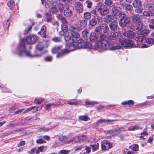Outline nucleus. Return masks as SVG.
<instances>
[{
	"instance_id": "f257e3e1",
	"label": "nucleus",
	"mask_w": 154,
	"mask_h": 154,
	"mask_svg": "<svg viewBox=\"0 0 154 154\" xmlns=\"http://www.w3.org/2000/svg\"><path fill=\"white\" fill-rule=\"evenodd\" d=\"M100 38L101 41H98L97 43V50L98 49L101 50H106L109 49L110 50H114L116 49H119L121 48V47L119 45L113 46V43L106 42L105 41L106 39V37L103 34L100 35Z\"/></svg>"
},
{
	"instance_id": "f03ea898",
	"label": "nucleus",
	"mask_w": 154,
	"mask_h": 154,
	"mask_svg": "<svg viewBox=\"0 0 154 154\" xmlns=\"http://www.w3.org/2000/svg\"><path fill=\"white\" fill-rule=\"evenodd\" d=\"M17 52L20 56L26 55L30 57H39L41 54H31L29 51H27L25 49V44L24 41H21L17 49Z\"/></svg>"
},
{
	"instance_id": "7ed1b4c3",
	"label": "nucleus",
	"mask_w": 154,
	"mask_h": 154,
	"mask_svg": "<svg viewBox=\"0 0 154 154\" xmlns=\"http://www.w3.org/2000/svg\"><path fill=\"white\" fill-rule=\"evenodd\" d=\"M50 11L53 13H57L59 11H61L63 8V5L59 2L55 0L50 1Z\"/></svg>"
},
{
	"instance_id": "20e7f679",
	"label": "nucleus",
	"mask_w": 154,
	"mask_h": 154,
	"mask_svg": "<svg viewBox=\"0 0 154 154\" xmlns=\"http://www.w3.org/2000/svg\"><path fill=\"white\" fill-rule=\"evenodd\" d=\"M145 8L147 11L143 12L142 16L150 17L154 15V4L148 3L146 5Z\"/></svg>"
},
{
	"instance_id": "39448f33",
	"label": "nucleus",
	"mask_w": 154,
	"mask_h": 154,
	"mask_svg": "<svg viewBox=\"0 0 154 154\" xmlns=\"http://www.w3.org/2000/svg\"><path fill=\"white\" fill-rule=\"evenodd\" d=\"M98 11L101 15L104 16L108 14L109 10L107 7L102 3H100L98 5Z\"/></svg>"
},
{
	"instance_id": "423d86ee",
	"label": "nucleus",
	"mask_w": 154,
	"mask_h": 154,
	"mask_svg": "<svg viewBox=\"0 0 154 154\" xmlns=\"http://www.w3.org/2000/svg\"><path fill=\"white\" fill-rule=\"evenodd\" d=\"M109 30V28L107 25L106 24H102L99 25L97 27V32L101 33L103 31L104 33L106 32Z\"/></svg>"
},
{
	"instance_id": "0eeeda50",
	"label": "nucleus",
	"mask_w": 154,
	"mask_h": 154,
	"mask_svg": "<svg viewBox=\"0 0 154 154\" xmlns=\"http://www.w3.org/2000/svg\"><path fill=\"white\" fill-rule=\"evenodd\" d=\"M38 38L35 35L31 34L26 38V41L27 44H33L35 43Z\"/></svg>"
},
{
	"instance_id": "6e6552de",
	"label": "nucleus",
	"mask_w": 154,
	"mask_h": 154,
	"mask_svg": "<svg viewBox=\"0 0 154 154\" xmlns=\"http://www.w3.org/2000/svg\"><path fill=\"white\" fill-rule=\"evenodd\" d=\"M63 13L64 16L66 17H71L72 15V11L69 9V6L67 5H65L63 6Z\"/></svg>"
},
{
	"instance_id": "1a4fd4ad",
	"label": "nucleus",
	"mask_w": 154,
	"mask_h": 154,
	"mask_svg": "<svg viewBox=\"0 0 154 154\" xmlns=\"http://www.w3.org/2000/svg\"><path fill=\"white\" fill-rule=\"evenodd\" d=\"M121 46L124 47H131L133 45V42L130 40L125 39L120 41Z\"/></svg>"
},
{
	"instance_id": "9d476101",
	"label": "nucleus",
	"mask_w": 154,
	"mask_h": 154,
	"mask_svg": "<svg viewBox=\"0 0 154 154\" xmlns=\"http://www.w3.org/2000/svg\"><path fill=\"white\" fill-rule=\"evenodd\" d=\"M130 20L129 17H125L124 19H120L119 21V24L122 27H124L130 23Z\"/></svg>"
},
{
	"instance_id": "9b49d317",
	"label": "nucleus",
	"mask_w": 154,
	"mask_h": 154,
	"mask_svg": "<svg viewBox=\"0 0 154 154\" xmlns=\"http://www.w3.org/2000/svg\"><path fill=\"white\" fill-rule=\"evenodd\" d=\"M47 27L45 25H43L41 28L40 31L38 32L41 37L46 38L47 37Z\"/></svg>"
},
{
	"instance_id": "f8f14e48",
	"label": "nucleus",
	"mask_w": 154,
	"mask_h": 154,
	"mask_svg": "<svg viewBox=\"0 0 154 154\" xmlns=\"http://www.w3.org/2000/svg\"><path fill=\"white\" fill-rule=\"evenodd\" d=\"M132 22L135 23L141 22L142 20L141 16L138 14L134 15L132 17Z\"/></svg>"
},
{
	"instance_id": "ddd939ff",
	"label": "nucleus",
	"mask_w": 154,
	"mask_h": 154,
	"mask_svg": "<svg viewBox=\"0 0 154 154\" xmlns=\"http://www.w3.org/2000/svg\"><path fill=\"white\" fill-rule=\"evenodd\" d=\"M122 128H119L118 129H114V130H109L106 132V134H112L113 135H117L120 133L122 131Z\"/></svg>"
},
{
	"instance_id": "4468645a",
	"label": "nucleus",
	"mask_w": 154,
	"mask_h": 154,
	"mask_svg": "<svg viewBox=\"0 0 154 154\" xmlns=\"http://www.w3.org/2000/svg\"><path fill=\"white\" fill-rule=\"evenodd\" d=\"M82 42H83V40L81 39L78 40L77 42H71L69 44V48L73 47V48H76L78 46H79L81 44V43H82Z\"/></svg>"
},
{
	"instance_id": "2eb2a0df",
	"label": "nucleus",
	"mask_w": 154,
	"mask_h": 154,
	"mask_svg": "<svg viewBox=\"0 0 154 154\" xmlns=\"http://www.w3.org/2000/svg\"><path fill=\"white\" fill-rule=\"evenodd\" d=\"M123 35L131 38H133L135 36V33L132 31L126 32L123 33Z\"/></svg>"
},
{
	"instance_id": "dca6fc26",
	"label": "nucleus",
	"mask_w": 154,
	"mask_h": 154,
	"mask_svg": "<svg viewBox=\"0 0 154 154\" xmlns=\"http://www.w3.org/2000/svg\"><path fill=\"white\" fill-rule=\"evenodd\" d=\"M109 26L111 30L112 31H117L118 29V26L116 22L110 23L109 25Z\"/></svg>"
},
{
	"instance_id": "f3484780",
	"label": "nucleus",
	"mask_w": 154,
	"mask_h": 154,
	"mask_svg": "<svg viewBox=\"0 0 154 154\" xmlns=\"http://www.w3.org/2000/svg\"><path fill=\"white\" fill-rule=\"evenodd\" d=\"M146 38L145 36L142 35L141 34H140V35L138 36H137L135 38V40L138 42V44L142 43V44L145 43V40Z\"/></svg>"
},
{
	"instance_id": "a211bd4d",
	"label": "nucleus",
	"mask_w": 154,
	"mask_h": 154,
	"mask_svg": "<svg viewBox=\"0 0 154 154\" xmlns=\"http://www.w3.org/2000/svg\"><path fill=\"white\" fill-rule=\"evenodd\" d=\"M118 35L116 32H112L110 33V35L108 36V38L109 39H116L117 38Z\"/></svg>"
},
{
	"instance_id": "6ab92c4d",
	"label": "nucleus",
	"mask_w": 154,
	"mask_h": 154,
	"mask_svg": "<svg viewBox=\"0 0 154 154\" xmlns=\"http://www.w3.org/2000/svg\"><path fill=\"white\" fill-rule=\"evenodd\" d=\"M68 52V51L66 49H61V51L57 53L56 57L57 58L63 57Z\"/></svg>"
},
{
	"instance_id": "aec40b11",
	"label": "nucleus",
	"mask_w": 154,
	"mask_h": 154,
	"mask_svg": "<svg viewBox=\"0 0 154 154\" xmlns=\"http://www.w3.org/2000/svg\"><path fill=\"white\" fill-rule=\"evenodd\" d=\"M132 5L134 8H139L142 5L140 0H134L132 3Z\"/></svg>"
},
{
	"instance_id": "412c9836",
	"label": "nucleus",
	"mask_w": 154,
	"mask_h": 154,
	"mask_svg": "<svg viewBox=\"0 0 154 154\" xmlns=\"http://www.w3.org/2000/svg\"><path fill=\"white\" fill-rule=\"evenodd\" d=\"M81 45L82 48H90L92 46L91 43L87 42L84 43L83 42H82Z\"/></svg>"
},
{
	"instance_id": "4be33fe9",
	"label": "nucleus",
	"mask_w": 154,
	"mask_h": 154,
	"mask_svg": "<svg viewBox=\"0 0 154 154\" xmlns=\"http://www.w3.org/2000/svg\"><path fill=\"white\" fill-rule=\"evenodd\" d=\"M114 17L112 15H108L105 17L103 19V20L104 22L106 23H109L112 22L113 20Z\"/></svg>"
},
{
	"instance_id": "5701e85b",
	"label": "nucleus",
	"mask_w": 154,
	"mask_h": 154,
	"mask_svg": "<svg viewBox=\"0 0 154 154\" xmlns=\"http://www.w3.org/2000/svg\"><path fill=\"white\" fill-rule=\"evenodd\" d=\"M75 8L79 12H80L83 10V7L81 3L79 2H75Z\"/></svg>"
},
{
	"instance_id": "b1692460",
	"label": "nucleus",
	"mask_w": 154,
	"mask_h": 154,
	"mask_svg": "<svg viewBox=\"0 0 154 154\" xmlns=\"http://www.w3.org/2000/svg\"><path fill=\"white\" fill-rule=\"evenodd\" d=\"M90 40L91 42H95V45L96 43V33L95 32L91 33L90 35Z\"/></svg>"
},
{
	"instance_id": "393cba45",
	"label": "nucleus",
	"mask_w": 154,
	"mask_h": 154,
	"mask_svg": "<svg viewBox=\"0 0 154 154\" xmlns=\"http://www.w3.org/2000/svg\"><path fill=\"white\" fill-rule=\"evenodd\" d=\"M76 141L79 142L85 140L87 139V137L85 135H82L76 137Z\"/></svg>"
},
{
	"instance_id": "a878e982",
	"label": "nucleus",
	"mask_w": 154,
	"mask_h": 154,
	"mask_svg": "<svg viewBox=\"0 0 154 154\" xmlns=\"http://www.w3.org/2000/svg\"><path fill=\"white\" fill-rule=\"evenodd\" d=\"M62 48V46H55L52 49V52L53 53H57L60 51H61Z\"/></svg>"
},
{
	"instance_id": "bb28decb",
	"label": "nucleus",
	"mask_w": 154,
	"mask_h": 154,
	"mask_svg": "<svg viewBox=\"0 0 154 154\" xmlns=\"http://www.w3.org/2000/svg\"><path fill=\"white\" fill-rule=\"evenodd\" d=\"M92 19L89 21V24L91 26H94L96 24V18L95 16L92 15Z\"/></svg>"
},
{
	"instance_id": "cd10ccee",
	"label": "nucleus",
	"mask_w": 154,
	"mask_h": 154,
	"mask_svg": "<svg viewBox=\"0 0 154 154\" xmlns=\"http://www.w3.org/2000/svg\"><path fill=\"white\" fill-rule=\"evenodd\" d=\"M135 26L136 29L138 31H140L142 30L143 28V24L141 22L137 23Z\"/></svg>"
},
{
	"instance_id": "c85d7f7f",
	"label": "nucleus",
	"mask_w": 154,
	"mask_h": 154,
	"mask_svg": "<svg viewBox=\"0 0 154 154\" xmlns=\"http://www.w3.org/2000/svg\"><path fill=\"white\" fill-rule=\"evenodd\" d=\"M56 105L53 103H51L50 104H48L46 105L45 109L46 110H47L48 111H49L51 109V107L54 106L55 107Z\"/></svg>"
},
{
	"instance_id": "c756f323",
	"label": "nucleus",
	"mask_w": 154,
	"mask_h": 154,
	"mask_svg": "<svg viewBox=\"0 0 154 154\" xmlns=\"http://www.w3.org/2000/svg\"><path fill=\"white\" fill-rule=\"evenodd\" d=\"M79 119L84 121H87L89 120L90 119L89 117L86 116H81L79 117Z\"/></svg>"
},
{
	"instance_id": "7c9ffc66",
	"label": "nucleus",
	"mask_w": 154,
	"mask_h": 154,
	"mask_svg": "<svg viewBox=\"0 0 154 154\" xmlns=\"http://www.w3.org/2000/svg\"><path fill=\"white\" fill-rule=\"evenodd\" d=\"M108 146H106L105 145H101V147L102 150L106 151L108 150L109 149L112 148V145H107Z\"/></svg>"
},
{
	"instance_id": "2f4dec72",
	"label": "nucleus",
	"mask_w": 154,
	"mask_h": 154,
	"mask_svg": "<svg viewBox=\"0 0 154 154\" xmlns=\"http://www.w3.org/2000/svg\"><path fill=\"white\" fill-rule=\"evenodd\" d=\"M58 139L60 141L63 143L66 142L67 140V137L66 136H60L58 137Z\"/></svg>"
},
{
	"instance_id": "473e14b6",
	"label": "nucleus",
	"mask_w": 154,
	"mask_h": 154,
	"mask_svg": "<svg viewBox=\"0 0 154 154\" xmlns=\"http://www.w3.org/2000/svg\"><path fill=\"white\" fill-rule=\"evenodd\" d=\"M44 47L42 43L41 42H39L36 46V49L39 51H42Z\"/></svg>"
},
{
	"instance_id": "72a5a7b5",
	"label": "nucleus",
	"mask_w": 154,
	"mask_h": 154,
	"mask_svg": "<svg viewBox=\"0 0 154 154\" xmlns=\"http://www.w3.org/2000/svg\"><path fill=\"white\" fill-rule=\"evenodd\" d=\"M144 41L145 42H146L149 45H152L154 43V40L152 38H145Z\"/></svg>"
},
{
	"instance_id": "f704fd0d",
	"label": "nucleus",
	"mask_w": 154,
	"mask_h": 154,
	"mask_svg": "<svg viewBox=\"0 0 154 154\" xmlns=\"http://www.w3.org/2000/svg\"><path fill=\"white\" fill-rule=\"evenodd\" d=\"M125 8L127 11L131 12L132 10L133 7L131 5L127 4L125 5Z\"/></svg>"
},
{
	"instance_id": "c9c22d12",
	"label": "nucleus",
	"mask_w": 154,
	"mask_h": 154,
	"mask_svg": "<svg viewBox=\"0 0 154 154\" xmlns=\"http://www.w3.org/2000/svg\"><path fill=\"white\" fill-rule=\"evenodd\" d=\"M84 17L85 19L89 20L91 17L90 13L88 12H85L84 14Z\"/></svg>"
},
{
	"instance_id": "e433bc0d",
	"label": "nucleus",
	"mask_w": 154,
	"mask_h": 154,
	"mask_svg": "<svg viewBox=\"0 0 154 154\" xmlns=\"http://www.w3.org/2000/svg\"><path fill=\"white\" fill-rule=\"evenodd\" d=\"M30 21L32 23V25L30 26L29 27L26 28L25 30V33H28L29 31L31 30L32 28V26L34 25V22L33 20H30Z\"/></svg>"
},
{
	"instance_id": "4c0bfd02",
	"label": "nucleus",
	"mask_w": 154,
	"mask_h": 154,
	"mask_svg": "<svg viewBox=\"0 0 154 154\" xmlns=\"http://www.w3.org/2000/svg\"><path fill=\"white\" fill-rule=\"evenodd\" d=\"M129 148L134 151H138L139 149L138 145H131L129 146Z\"/></svg>"
},
{
	"instance_id": "58836bf2",
	"label": "nucleus",
	"mask_w": 154,
	"mask_h": 154,
	"mask_svg": "<svg viewBox=\"0 0 154 154\" xmlns=\"http://www.w3.org/2000/svg\"><path fill=\"white\" fill-rule=\"evenodd\" d=\"M68 29L71 32V33L76 31V28L72 25H69V27Z\"/></svg>"
},
{
	"instance_id": "ea45409f",
	"label": "nucleus",
	"mask_w": 154,
	"mask_h": 154,
	"mask_svg": "<svg viewBox=\"0 0 154 154\" xmlns=\"http://www.w3.org/2000/svg\"><path fill=\"white\" fill-rule=\"evenodd\" d=\"M43 100L44 99L42 98H36L35 102L36 104H40Z\"/></svg>"
},
{
	"instance_id": "a19ab883",
	"label": "nucleus",
	"mask_w": 154,
	"mask_h": 154,
	"mask_svg": "<svg viewBox=\"0 0 154 154\" xmlns=\"http://www.w3.org/2000/svg\"><path fill=\"white\" fill-rule=\"evenodd\" d=\"M46 21L47 22H50L51 20V15L48 13L46 14Z\"/></svg>"
},
{
	"instance_id": "79ce46f5",
	"label": "nucleus",
	"mask_w": 154,
	"mask_h": 154,
	"mask_svg": "<svg viewBox=\"0 0 154 154\" xmlns=\"http://www.w3.org/2000/svg\"><path fill=\"white\" fill-rule=\"evenodd\" d=\"M69 25L68 23H62L61 25L62 29L65 30H67L68 29L69 26Z\"/></svg>"
},
{
	"instance_id": "37998d69",
	"label": "nucleus",
	"mask_w": 154,
	"mask_h": 154,
	"mask_svg": "<svg viewBox=\"0 0 154 154\" xmlns=\"http://www.w3.org/2000/svg\"><path fill=\"white\" fill-rule=\"evenodd\" d=\"M41 137L39 139L36 140V143L38 144H42L46 143V141L44 139Z\"/></svg>"
},
{
	"instance_id": "c03bdc74",
	"label": "nucleus",
	"mask_w": 154,
	"mask_h": 154,
	"mask_svg": "<svg viewBox=\"0 0 154 154\" xmlns=\"http://www.w3.org/2000/svg\"><path fill=\"white\" fill-rule=\"evenodd\" d=\"M14 2L13 0L9 1L7 4L8 6L11 9H12L14 6Z\"/></svg>"
},
{
	"instance_id": "a18cd8bd",
	"label": "nucleus",
	"mask_w": 154,
	"mask_h": 154,
	"mask_svg": "<svg viewBox=\"0 0 154 154\" xmlns=\"http://www.w3.org/2000/svg\"><path fill=\"white\" fill-rule=\"evenodd\" d=\"M149 32V31L148 30L145 29L141 31L140 32V34L142 35L145 36Z\"/></svg>"
},
{
	"instance_id": "49530a36",
	"label": "nucleus",
	"mask_w": 154,
	"mask_h": 154,
	"mask_svg": "<svg viewBox=\"0 0 154 154\" xmlns=\"http://www.w3.org/2000/svg\"><path fill=\"white\" fill-rule=\"evenodd\" d=\"M82 34L85 38H87L88 36L89 35V33L88 32V30H86L82 31Z\"/></svg>"
},
{
	"instance_id": "de8ad7c7",
	"label": "nucleus",
	"mask_w": 154,
	"mask_h": 154,
	"mask_svg": "<svg viewBox=\"0 0 154 154\" xmlns=\"http://www.w3.org/2000/svg\"><path fill=\"white\" fill-rule=\"evenodd\" d=\"M71 33L72 36L74 38H77L79 37V34L76 31L71 32Z\"/></svg>"
},
{
	"instance_id": "09e8293b",
	"label": "nucleus",
	"mask_w": 154,
	"mask_h": 154,
	"mask_svg": "<svg viewBox=\"0 0 154 154\" xmlns=\"http://www.w3.org/2000/svg\"><path fill=\"white\" fill-rule=\"evenodd\" d=\"M115 120H110V119H103V120H100L98 121L97 122V124H100L101 122H114L115 121Z\"/></svg>"
},
{
	"instance_id": "8fccbe9b",
	"label": "nucleus",
	"mask_w": 154,
	"mask_h": 154,
	"mask_svg": "<svg viewBox=\"0 0 154 154\" xmlns=\"http://www.w3.org/2000/svg\"><path fill=\"white\" fill-rule=\"evenodd\" d=\"M69 151L66 150H62L58 152V154H68L69 153Z\"/></svg>"
},
{
	"instance_id": "3c124183",
	"label": "nucleus",
	"mask_w": 154,
	"mask_h": 154,
	"mask_svg": "<svg viewBox=\"0 0 154 154\" xmlns=\"http://www.w3.org/2000/svg\"><path fill=\"white\" fill-rule=\"evenodd\" d=\"M52 40L55 42H60L61 41V39L60 38L57 37H55L53 38Z\"/></svg>"
},
{
	"instance_id": "603ef678",
	"label": "nucleus",
	"mask_w": 154,
	"mask_h": 154,
	"mask_svg": "<svg viewBox=\"0 0 154 154\" xmlns=\"http://www.w3.org/2000/svg\"><path fill=\"white\" fill-rule=\"evenodd\" d=\"M44 146H42L38 148L35 151V153L37 154L39 153L40 152H42L44 149Z\"/></svg>"
},
{
	"instance_id": "864d4df0",
	"label": "nucleus",
	"mask_w": 154,
	"mask_h": 154,
	"mask_svg": "<svg viewBox=\"0 0 154 154\" xmlns=\"http://www.w3.org/2000/svg\"><path fill=\"white\" fill-rule=\"evenodd\" d=\"M87 23V21L85 20H82L80 22V25L81 26H85Z\"/></svg>"
},
{
	"instance_id": "5fc2aeb1",
	"label": "nucleus",
	"mask_w": 154,
	"mask_h": 154,
	"mask_svg": "<svg viewBox=\"0 0 154 154\" xmlns=\"http://www.w3.org/2000/svg\"><path fill=\"white\" fill-rule=\"evenodd\" d=\"M85 4L86 5L87 8H91L92 3L91 1L87 0L85 2Z\"/></svg>"
},
{
	"instance_id": "6e6d98bb",
	"label": "nucleus",
	"mask_w": 154,
	"mask_h": 154,
	"mask_svg": "<svg viewBox=\"0 0 154 154\" xmlns=\"http://www.w3.org/2000/svg\"><path fill=\"white\" fill-rule=\"evenodd\" d=\"M104 4L107 6H109L112 5V0H105Z\"/></svg>"
},
{
	"instance_id": "4d7b16f0",
	"label": "nucleus",
	"mask_w": 154,
	"mask_h": 154,
	"mask_svg": "<svg viewBox=\"0 0 154 154\" xmlns=\"http://www.w3.org/2000/svg\"><path fill=\"white\" fill-rule=\"evenodd\" d=\"M127 26L129 29H131L132 30L134 29V25L133 24L131 23L130 22V23L127 25Z\"/></svg>"
},
{
	"instance_id": "13d9d810",
	"label": "nucleus",
	"mask_w": 154,
	"mask_h": 154,
	"mask_svg": "<svg viewBox=\"0 0 154 154\" xmlns=\"http://www.w3.org/2000/svg\"><path fill=\"white\" fill-rule=\"evenodd\" d=\"M119 16L121 19H124L125 17H127L126 16L125 14L122 12H120L119 14Z\"/></svg>"
},
{
	"instance_id": "bf43d9fd",
	"label": "nucleus",
	"mask_w": 154,
	"mask_h": 154,
	"mask_svg": "<svg viewBox=\"0 0 154 154\" xmlns=\"http://www.w3.org/2000/svg\"><path fill=\"white\" fill-rule=\"evenodd\" d=\"M60 19L62 23H69L68 22L65 18L63 17L62 16H60Z\"/></svg>"
},
{
	"instance_id": "052dcab7",
	"label": "nucleus",
	"mask_w": 154,
	"mask_h": 154,
	"mask_svg": "<svg viewBox=\"0 0 154 154\" xmlns=\"http://www.w3.org/2000/svg\"><path fill=\"white\" fill-rule=\"evenodd\" d=\"M64 39L66 41L73 40L72 37L71 36L69 35H67L65 36L64 37Z\"/></svg>"
},
{
	"instance_id": "680f3d73",
	"label": "nucleus",
	"mask_w": 154,
	"mask_h": 154,
	"mask_svg": "<svg viewBox=\"0 0 154 154\" xmlns=\"http://www.w3.org/2000/svg\"><path fill=\"white\" fill-rule=\"evenodd\" d=\"M35 106H32L31 107L28 108L27 109H26L25 110V111L23 112L24 113H26V112H29L31 111L35 107Z\"/></svg>"
},
{
	"instance_id": "e2e57ef3",
	"label": "nucleus",
	"mask_w": 154,
	"mask_h": 154,
	"mask_svg": "<svg viewBox=\"0 0 154 154\" xmlns=\"http://www.w3.org/2000/svg\"><path fill=\"white\" fill-rule=\"evenodd\" d=\"M143 9H141L140 8L135 10V12L138 14H140L141 13H143Z\"/></svg>"
},
{
	"instance_id": "0e129e2a",
	"label": "nucleus",
	"mask_w": 154,
	"mask_h": 154,
	"mask_svg": "<svg viewBox=\"0 0 154 154\" xmlns=\"http://www.w3.org/2000/svg\"><path fill=\"white\" fill-rule=\"evenodd\" d=\"M85 103L87 105H94L96 104V102L92 101H87Z\"/></svg>"
},
{
	"instance_id": "69168bd1",
	"label": "nucleus",
	"mask_w": 154,
	"mask_h": 154,
	"mask_svg": "<svg viewBox=\"0 0 154 154\" xmlns=\"http://www.w3.org/2000/svg\"><path fill=\"white\" fill-rule=\"evenodd\" d=\"M76 140V139L75 137V138H73L72 139L68 141L67 142V143L69 144L71 143H73V142H77Z\"/></svg>"
},
{
	"instance_id": "338daca9",
	"label": "nucleus",
	"mask_w": 154,
	"mask_h": 154,
	"mask_svg": "<svg viewBox=\"0 0 154 154\" xmlns=\"http://www.w3.org/2000/svg\"><path fill=\"white\" fill-rule=\"evenodd\" d=\"M52 59V57L51 56H48L46 57L45 58V60L47 61H50Z\"/></svg>"
},
{
	"instance_id": "774afa93",
	"label": "nucleus",
	"mask_w": 154,
	"mask_h": 154,
	"mask_svg": "<svg viewBox=\"0 0 154 154\" xmlns=\"http://www.w3.org/2000/svg\"><path fill=\"white\" fill-rule=\"evenodd\" d=\"M148 22L150 24H152L154 25V19L148 18Z\"/></svg>"
}]
</instances>
